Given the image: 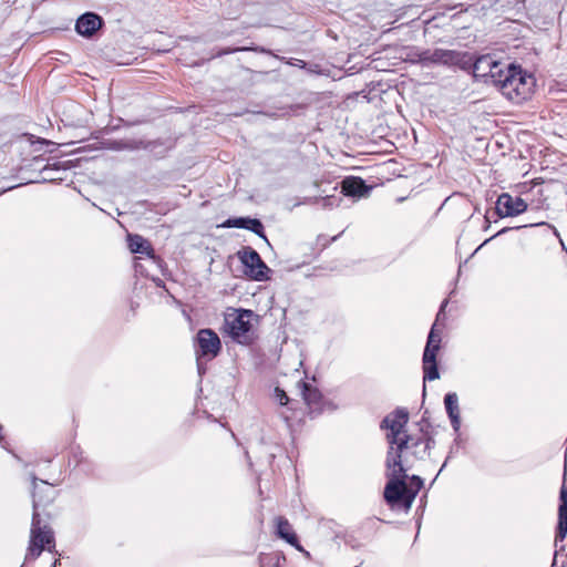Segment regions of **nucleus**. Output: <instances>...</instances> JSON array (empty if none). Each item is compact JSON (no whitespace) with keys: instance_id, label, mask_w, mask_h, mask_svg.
I'll list each match as a JSON object with an SVG mask.
<instances>
[{"instance_id":"nucleus-1","label":"nucleus","mask_w":567,"mask_h":567,"mask_svg":"<svg viewBox=\"0 0 567 567\" xmlns=\"http://www.w3.org/2000/svg\"><path fill=\"white\" fill-rule=\"evenodd\" d=\"M41 484L45 487L44 495H40L38 489V478L32 475V523H31V535H30V546L28 548V554L25 559H35L38 558L42 550L48 546V549L51 550L50 545L54 547V537L50 529H48L47 525L41 526L40 518V507L50 504L54 498V491L52 486L45 482L40 481Z\"/></svg>"},{"instance_id":"nucleus-2","label":"nucleus","mask_w":567,"mask_h":567,"mask_svg":"<svg viewBox=\"0 0 567 567\" xmlns=\"http://www.w3.org/2000/svg\"><path fill=\"white\" fill-rule=\"evenodd\" d=\"M385 465L389 481L384 487V499L390 505L403 504L410 508L415 498V492H411L405 483L406 468L403 465V458L399 454L394 455L393 451H388Z\"/></svg>"},{"instance_id":"nucleus-3","label":"nucleus","mask_w":567,"mask_h":567,"mask_svg":"<svg viewBox=\"0 0 567 567\" xmlns=\"http://www.w3.org/2000/svg\"><path fill=\"white\" fill-rule=\"evenodd\" d=\"M502 75L495 86L507 100L520 104L533 95L536 84L533 74L524 71L520 66L506 64Z\"/></svg>"},{"instance_id":"nucleus-4","label":"nucleus","mask_w":567,"mask_h":567,"mask_svg":"<svg viewBox=\"0 0 567 567\" xmlns=\"http://www.w3.org/2000/svg\"><path fill=\"white\" fill-rule=\"evenodd\" d=\"M256 317L252 310L229 308L224 318L225 332L240 344H249L252 341V319Z\"/></svg>"},{"instance_id":"nucleus-5","label":"nucleus","mask_w":567,"mask_h":567,"mask_svg":"<svg viewBox=\"0 0 567 567\" xmlns=\"http://www.w3.org/2000/svg\"><path fill=\"white\" fill-rule=\"evenodd\" d=\"M408 421V411L405 409H396L381 422V427L389 430L386 434L390 444L389 451H393L394 455H401V458H403V451L405 447H409L410 442V435L404 432Z\"/></svg>"},{"instance_id":"nucleus-6","label":"nucleus","mask_w":567,"mask_h":567,"mask_svg":"<svg viewBox=\"0 0 567 567\" xmlns=\"http://www.w3.org/2000/svg\"><path fill=\"white\" fill-rule=\"evenodd\" d=\"M447 305V300H444L441 305L440 311L436 316V321L433 323L429 336L426 346L424 348L423 352V373H424V382L425 381H434L440 378L439 368H437V361L436 355L441 348V332L436 329L437 321L441 317V315L444 311L445 306Z\"/></svg>"},{"instance_id":"nucleus-7","label":"nucleus","mask_w":567,"mask_h":567,"mask_svg":"<svg viewBox=\"0 0 567 567\" xmlns=\"http://www.w3.org/2000/svg\"><path fill=\"white\" fill-rule=\"evenodd\" d=\"M505 66V63L497 61L493 55L484 54L473 63V74L475 78L483 79L485 83L496 85L498 78L503 76Z\"/></svg>"},{"instance_id":"nucleus-8","label":"nucleus","mask_w":567,"mask_h":567,"mask_svg":"<svg viewBox=\"0 0 567 567\" xmlns=\"http://www.w3.org/2000/svg\"><path fill=\"white\" fill-rule=\"evenodd\" d=\"M238 258L246 267V274L254 280L262 281L268 279L269 268L259 254L251 247H244L238 251Z\"/></svg>"},{"instance_id":"nucleus-9","label":"nucleus","mask_w":567,"mask_h":567,"mask_svg":"<svg viewBox=\"0 0 567 567\" xmlns=\"http://www.w3.org/2000/svg\"><path fill=\"white\" fill-rule=\"evenodd\" d=\"M527 210L526 202L519 196L502 193L495 203V212L499 218L515 217Z\"/></svg>"},{"instance_id":"nucleus-10","label":"nucleus","mask_w":567,"mask_h":567,"mask_svg":"<svg viewBox=\"0 0 567 567\" xmlns=\"http://www.w3.org/2000/svg\"><path fill=\"white\" fill-rule=\"evenodd\" d=\"M197 354L208 359L216 358L221 350L218 334L209 329H200L196 336Z\"/></svg>"},{"instance_id":"nucleus-11","label":"nucleus","mask_w":567,"mask_h":567,"mask_svg":"<svg viewBox=\"0 0 567 567\" xmlns=\"http://www.w3.org/2000/svg\"><path fill=\"white\" fill-rule=\"evenodd\" d=\"M420 61L424 65L442 64V65H457L462 62V54L454 50L435 49L433 51L426 50L420 54Z\"/></svg>"},{"instance_id":"nucleus-12","label":"nucleus","mask_w":567,"mask_h":567,"mask_svg":"<svg viewBox=\"0 0 567 567\" xmlns=\"http://www.w3.org/2000/svg\"><path fill=\"white\" fill-rule=\"evenodd\" d=\"M223 227L227 228H240L247 229L256 234L258 237L262 238L268 245L269 241L265 235V228L262 223L257 218L250 217H236L229 218L224 224Z\"/></svg>"},{"instance_id":"nucleus-13","label":"nucleus","mask_w":567,"mask_h":567,"mask_svg":"<svg viewBox=\"0 0 567 567\" xmlns=\"http://www.w3.org/2000/svg\"><path fill=\"white\" fill-rule=\"evenodd\" d=\"M102 25L103 20L100 16L93 12H86L78 18L75 30L80 35L91 38Z\"/></svg>"},{"instance_id":"nucleus-14","label":"nucleus","mask_w":567,"mask_h":567,"mask_svg":"<svg viewBox=\"0 0 567 567\" xmlns=\"http://www.w3.org/2000/svg\"><path fill=\"white\" fill-rule=\"evenodd\" d=\"M559 507H558V524L557 533L555 538V546H558V542H561L567 535V487L561 486L559 492Z\"/></svg>"},{"instance_id":"nucleus-15","label":"nucleus","mask_w":567,"mask_h":567,"mask_svg":"<svg viewBox=\"0 0 567 567\" xmlns=\"http://www.w3.org/2000/svg\"><path fill=\"white\" fill-rule=\"evenodd\" d=\"M370 187L360 177H347L341 183V192L344 196L362 197L370 192Z\"/></svg>"},{"instance_id":"nucleus-16","label":"nucleus","mask_w":567,"mask_h":567,"mask_svg":"<svg viewBox=\"0 0 567 567\" xmlns=\"http://www.w3.org/2000/svg\"><path fill=\"white\" fill-rule=\"evenodd\" d=\"M434 444V440L431 437H419L414 440L412 436H410L409 447H405L403 453L405 451H411V454L417 458L422 460L425 455L429 454V451L431 450L432 445Z\"/></svg>"},{"instance_id":"nucleus-17","label":"nucleus","mask_w":567,"mask_h":567,"mask_svg":"<svg viewBox=\"0 0 567 567\" xmlns=\"http://www.w3.org/2000/svg\"><path fill=\"white\" fill-rule=\"evenodd\" d=\"M444 405L447 412V415L451 420L452 427L454 431H458L461 426V417H460V409H458V398L456 393L451 392L447 393L444 398Z\"/></svg>"},{"instance_id":"nucleus-18","label":"nucleus","mask_w":567,"mask_h":567,"mask_svg":"<svg viewBox=\"0 0 567 567\" xmlns=\"http://www.w3.org/2000/svg\"><path fill=\"white\" fill-rule=\"evenodd\" d=\"M301 393L306 404L310 408L311 411L321 410L322 395L317 388L312 386L310 383L302 382Z\"/></svg>"},{"instance_id":"nucleus-19","label":"nucleus","mask_w":567,"mask_h":567,"mask_svg":"<svg viewBox=\"0 0 567 567\" xmlns=\"http://www.w3.org/2000/svg\"><path fill=\"white\" fill-rule=\"evenodd\" d=\"M277 522V535L285 539L289 545L298 547L299 540L297 535L292 532L291 525L285 517H278Z\"/></svg>"},{"instance_id":"nucleus-20","label":"nucleus","mask_w":567,"mask_h":567,"mask_svg":"<svg viewBox=\"0 0 567 567\" xmlns=\"http://www.w3.org/2000/svg\"><path fill=\"white\" fill-rule=\"evenodd\" d=\"M128 248L134 254H146L151 256L153 249L147 240L140 235H128Z\"/></svg>"},{"instance_id":"nucleus-21","label":"nucleus","mask_w":567,"mask_h":567,"mask_svg":"<svg viewBox=\"0 0 567 567\" xmlns=\"http://www.w3.org/2000/svg\"><path fill=\"white\" fill-rule=\"evenodd\" d=\"M249 50H252V49L248 48V47H235V48L219 49L218 51L213 52L209 59H215V58H219V56H223L226 54L241 52V51H249Z\"/></svg>"},{"instance_id":"nucleus-22","label":"nucleus","mask_w":567,"mask_h":567,"mask_svg":"<svg viewBox=\"0 0 567 567\" xmlns=\"http://www.w3.org/2000/svg\"><path fill=\"white\" fill-rule=\"evenodd\" d=\"M411 483L413 485V488H411L410 491L415 492V496H416L419 491L423 487V480L417 475H413L411 477Z\"/></svg>"},{"instance_id":"nucleus-23","label":"nucleus","mask_w":567,"mask_h":567,"mask_svg":"<svg viewBox=\"0 0 567 567\" xmlns=\"http://www.w3.org/2000/svg\"><path fill=\"white\" fill-rule=\"evenodd\" d=\"M275 394L280 405H286L289 402V398L284 390L276 388Z\"/></svg>"},{"instance_id":"nucleus-24","label":"nucleus","mask_w":567,"mask_h":567,"mask_svg":"<svg viewBox=\"0 0 567 567\" xmlns=\"http://www.w3.org/2000/svg\"><path fill=\"white\" fill-rule=\"evenodd\" d=\"M272 567H280V558L278 556H276L275 558V563L271 564Z\"/></svg>"},{"instance_id":"nucleus-25","label":"nucleus","mask_w":567,"mask_h":567,"mask_svg":"<svg viewBox=\"0 0 567 567\" xmlns=\"http://www.w3.org/2000/svg\"><path fill=\"white\" fill-rule=\"evenodd\" d=\"M508 229H509V228H503L502 230H499V231L497 233V235H502V234L506 233Z\"/></svg>"},{"instance_id":"nucleus-26","label":"nucleus","mask_w":567,"mask_h":567,"mask_svg":"<svg viewBox=\"0 0 567 567\" xmlns=\"http://www.w3.org/2000/svg\"><path fill=\"white\" fill-rule=\"evenodd\" d=\"M40 143H41V144H50V142H49V141H45V140H41V141H40Z\"/></svg>"},{"instance_id":"nucleus-27","label":"nucleus","mask_w":567,"mask_h":567,"mask_svg":"<svg viewBox=\"0 0 567 567\" xmlns=\"http://www.w3.org/2000/svg\"><path fill=\"white\" fill-rule=\"evenodd\" d=\"M445 465H446V462H445V463L442 465V467L440 468L439 474H440L441 472H443V468H444V466H445Z\"/></svg>"},{"instance_id":"nucleus-28","label":"nucleus","mask_w":567,"mask_h":567,"mask_svg":"<svg viewBox=\"0 0 567 567\" xmlns=\"http://www.w3.org/2000/svg\"><path fill=\"white\" fill-rule=\"evenodd\" d=\"M540 225H544V223L532 224V226H540Z\"/></svg>"},{"instance_id":"nucleus-29","label":"nucleus","mask_w":567,"mask_h":567,"mask_svg":"<svg viewBox=\"0 0 567 567\" xmlns=\"http://www.w3.org/2000/svg\"><path fill=\"white\" fill-rule=\"evenodd\" d=\"M55 565H56V561H54V565H53V567H55Z\"/></svg>"},{"instance_id":"nucleus-30","label":"nucleus","mask_w":567,"mask_h":567,"mask_svg":"<svg viewBox=\"0 0 567 567\" xmlns=\"http://www.w3.org/2000/svg\"><path fill=\"white\" fill-rule=\"evenodd\" d=\"M354 567H360V565H357V566H354Z\"/></svg>"}]
</instances>
